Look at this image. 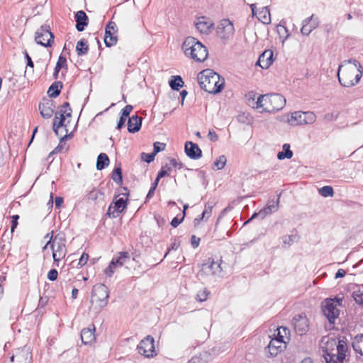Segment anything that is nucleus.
<instances>
[{
	"label": "nucleus",
	"mask_w": 363,
	"mask_h": 363,
	"mask_svg": "<svg viewBox=\"0 0 363 363\" xmlns=\"http://www.w3.org/2000/svg\"><path fill=\"white\" fill-rule=\"evenodd\" d=\"M337 77L342 86H353L362 77V67L357 60H345L338 67Z\"/></svg>",
	"instance_id": "nucleus-1"
},
{
	"label": "nucleus",
	"mask_w": 363,
	"mask_h": 363,
	"mask_svg": "<svg viewBox=\"0 0 363 363\" xmlns=\"http://www.w3.org/2000/svg\"><path fill=\"white\" fill-rule=\"evenodd\" d=\"M198 82L201 88L210 94L220 92L224 84L223 81L220 82V75L210 69L199 73Z\"/></svg>",
	"instance_id": "nucleus-2"
},
{
	"label": "nucleus",
	"mask_w": 363,
	"mask_h": 363,
	"mask_svg": "<svg viewBox=\"0 0 363 363\" xmlns=\"http://www.w3.org/2000/svg\"><path fill=\"white\" fill-rule=\"evenodd\" d=\"M182 48L186 56L196 62H203L208 57L207 48L194 37H187L184 40Z\"/></svg>",
	"instance_id": "nucleus-3"
},
{
	"label": "nucleus",
	"mask_w": 363,
	"mask_h": 363,
	"mask_svg": "<svg viewBox=\"0 0 363 363\" xmlns=\"http://www.w3.org/2000/svg\"><path fill=\"white\" fill-rule=\"evenodd\" d=\"M286 104L285 98L279 94L260 95L256 101V108H262V112H276L282 109Z\"/></svg>",
	"instance_id": "nucleus-4"
},
{
	"label": "nucleus",
	"mask_w": 363,
	"mask_h": 363,
	"mask_svg": "<svg viewBox=\"0 0 363 363\" xmlns=\"http://www.w3.org/2000/svg\"><path fill=\"white\" fill-rule=\"evenodd\" d=\"M108 294V289L104 284H101L94 286L91 291V303L95 309L101 311L107 305Z\"/></svg>",
	"instance_id": "nucleus-5"
},
{
	"label": "nucleus",
	"mask_w": 363,
	"mask_h": 363,
	"mask_svg": "<svg viewBox=\"0 0 363 363\" xmlns=\"http://www.w3.org/2000/svg\"><path fill=\"white\" fill-rule=\"evenodd\" d=\"M347 350L348 347L346 342L338 340V343L334 348H332L331 352L325 354L324 359L326 363H343Z\"/></svg>",
	"instance_id": "nucleus-6"
},
{
	"label": "nucleus",
	"mask_w": 363,
	"mask_h": 363,
	"mask_svg": "<svg viewBox=\"0 0 363 363\" xmlns=\"http://www.w3.org/2000/svg\"><path fill=\"white\" fill-rule=\"evenodd\" d=\"M342 299L327 298L322 303V311L330 324H334L335 319L339 316L340 311L337 306L340 305Z\"/></svg>",
	"instance_id": "nucleus-7"
},
{
	"label": "nucleus",
	"mask_w": 363,
	"mask_h": 363,
	"mask_svg": "<svg viewBox=\"0 0 363 363\" xmlns=\"http://www.w3.org/2000/svg\"><path fill=\"white\" fill-rule=\"evenodd\" d=\"M35 41L43 47H51L54 42V35L50 30V27L47 25L42 26L38 28L35 34Z\"/></svg>",
	"instance_id": "nucleus-8"
},
{
	"label": "nucleus",
	"mask_w": 363,
	"mask_h": 363,
	"mask_svg": "<svg viewBox=\"0 0 363 363\" xmlns=\"http://www.w3.org/2000/svg\"><path fill=\"white\" fill-rule=\"evenodd\" d=\"M315 121V115L311 111L301 112L295 111L291 113L288 122L291 125H300L303 124H312Z\"/></svg>",
	"instance_id": "nucleus-9"
},
{
	"label": "nucleus",
	"mask_w": 363,
	"mask_h": 363,
	"mask_svg": "<svg viewBox=\"0 0 363 363\" xmlns=\"http://www.w3.org/2000/svg\"><path fill=\"white\" fill-rule=\"evenodd\" d=\"M51 249L52 250L54 264L56 267H58L59 261L63 259L67 254V248L65 240L61 239L57 240V237H55L52 242Z\"/></svg>",
	"instance_id": "nucleus-10"
},
{
	"label": "nucleus",
	"mask_w": 363,
	"mask_h": 363,
	"mask_svg": "<svg viewBox=\"0 0 363 363\" xmlns=\"http://www.w3.org/2000/svg\"><path fill=\"white\" fill-rule=\"evenodd\" d=\"M72 116V109H60L57 111L55 115V118L53 120V131L57 135H59V129L62 127H67L69 121L66 123V120L68 118H70Z\"/></svg>",
	"instance_id": "nucleus-11"
},
{
	"label": "nucleus",
	"mask_w": 363,
	"mask_h": 363,
	"mask_svg": "<svg viewBox=\"0 0 363 363\" xmlns=\"http://www.w3.org/2000/svg\"><path fill=\"white\" fill-rule=\"evenodd\" d=\"M218 36L223 40H228L235 32L233 22L229 19L224 18L220 21L216 29Z\"/></svg>",
	"instance_id": "nucleus-12"
},
{
	"label": "nucleus",
	"mask_w": 363,
	"mask_h": 363,
	"mask_svg": "<svg viewBox=\"0 0 363 363\" xmlns=\"http://www.w3.org/2000/svg\"><path fill=\"white\" fill-rule=\"evenodd\" d=\"M281 329L283 330L285 334H286V331L288 330L285 327L278 328V337L271 340L267 347L268 352L271 357H275L278 354L281 350L282 344L284 342L283 340L284 336L281 335Z\"/></svg>",
	"instance_id": "nucleus-13"
},
{
	"label": "nucleus",
	"mask_w": 363,
	"mask_h": 363,
	"mask_svg": "<svg viewBox=\"0 0 363 363\" xmlns=\"http://www.w3.org/2000/svg\"><path fill=\"white\" fill-rule=\"evenodd\" d=\"M138 352L145 357H153L155 354L154 339L148 335L147 337L140 341L138 345Z\"/></svg>",
	"instance_id": "nucleus-14"
},
{
	"label": "nucleus",
	"mask_w": 363,
	"mask_h": 363,
	"mask_svg": "<svg viewBox=\"0 0 363 363\" xmlns=\"http://www.w3.org/2000/svg\"><path fill=\"white\" fill-rule=\"evenodd\" d=\"M221 264V259L215 262L213 259L209 258L206 262L203 264L202 272L206 274H212L217 277H220L223 271Z\"/></svg>",
	"instance_id": "nucleus-15"
},
{
	"label": "nucleus",
	"mask_w": 363,
	"mask_h": 363,
	"mask_svg": "<svg viewBox=\"0 0 363 363\" xmlns=\"http://www.w3.org/2000/svg\"><path fill=\"white\" fill-rule=\"evenodd\" d=\"M280 196L281 194L279 195L278 199L276 201H274V200L269 201L266 207L261 209L258 213H254L250 220H252L258 217L260 218V219H264L267 215H269L274 212L277 211L279 209Z\"/></svg>",
	"instance_id": "nucleus-16"
},
{
	"label": "nucleus",
	"mask_w": 363,
	"mask_h": 363,
	"mask_svg": "<svg viewBox=\"0 0 363 363\" xmlns=\"http://www.w3.org/2000/svg\"><path fill=\"white\" fill-rule=\"evenodd\" d=\"M293 325L296 333L303 335L308 330V320L303 314L296 315L293 319Z\"/></svg>",
	"instance_id": "nucleus-17"
},
{
	"label": "nucleus",
	"mask_w": 363,
	"mask_h": 363,
	"mask_svg": "<svg viewBox=\"0 0 363 363\" xmlns=\"http://www.w3.org/2000/svg\"><path fill=\"white\" fill-rule=\"evenodd\" d=\"M196 29L203 34L208 35L214 29L213 22L206 16H201L197 18L195 23Z\"/></svg>",
	"instance_id": "nucleus-18"
},
{
	"label": "nucleus",
	"mask_w": 363,
	"mask_h": 363,
	"mask_svg": "<svg viewBox=\"0 0 363 363\" xmlns=\"http://www.w3.org/2000/svg\"><path fill=\"white\" fill-rule=\"evenodd\" d=\"M116 32V24L113 21H110L106 26L104 43L106 47H111L116 45L117 42V36L115 35Z\"/></svg>",
	"instance_id": "nucleus-19"
},
{
	"label": "nucleus",
	"mask_w": 363,
	"mask_h": 363,
	"mask_svg": "<svg viewBox=\"0 0 363 363\" xmlns=\"http://www.w3.org/2000/svg\"><path fill=\"white\" fill-rule=\"evenodd\" d=\"M184 149L186 155L191 159L198 160L202 156L201 150L197 144L193 142H186Z\"/></svg>",
	"instance_id": "nucleus-20"
},
{
	"label": "nucleus",
	"mask_w": 363,
	"mask_h": 363,
	"mask_svg": "<svg viewBox=\"0 0 363 363\" xmlns=\"http://www.w3.org/2000/svg\"><path fill=\"white\" fill-rule=\"evenodd\" d=\"M318 18H315L314 15H312L311 17L303 21L301 32L303 35H308L312 32V30L318 27Z\"/></svg>",
	"instance_id": "nucleus-21"
},
{
	"label": "nucleus",
	"mask_w": 363,
	"mask_h": 363,
	"mask_svg": "<svg viewBox=\"0 0 363 363\" xmlns=\"http://www.w3.org/2000/svg\"><path fill=\"white\" fill-rule=\"evenodd\" d=\"M337 343L338 340L328 336H325L322 338L320 346L323 351V356L324 358L325 354H328V353L331 352L332 348H334Z\"/></svg>",
	"instance_id": "nucleus-22"
},
{
	"label": "nucleus",
	"mask_w": 363,
	"mask_h": 363,
	"mask_svg": "<svg viewBox=\"0 0 363 363\" xmlns=\"http://www.w3.org/2000/svg\"><path fill=\"white\" fill-rule=\"evenodd\" d=\"M182 167V164L178 162L174 159H170L167 162L164 164H162L160 169V179L169 175L172 168L175 169H181Z\"/></svg>",
	"instance_id": "nucleus-23"
},
{
	"label": "nucleus",
	"mask_w": 363,
	"mask_h": 363,
	"mask_svg": "<svg viewBox=\"0 0 363 363\" xmlns=\"http://www.w3.org/2000/svg\"><path fill=\"white\" fill-rule=\"evenodd\" d=\"M95 327L90 325L88 328H84L81 332V339L84 345L90 344L96 339L95 337Z\"/></svg>",
	"instance_id": "nucleus-24"
},
{
	"label": "nucleus",
	"mask_w": 363,
	"mask_h": 363,
	"mask_svg": "<svg viewBox=\"0 0 363 363\" xmlns=\"http://www.w3.org/2000/svg\"><path fill=\"white\" fill-rule=\"evenodd\" d=\"M273 52L267 50L259 57L257 64L262 69H267L273 62Z\"/></svg>",
	"instance_id": "nucleus-25"
},
{
	"label": "nucleus",
	"mask_w": 363,
	"mask_h": 363,
	"mask_svg": "<svg viewBox=\"0 0 363 363\" xmlns=\"http://www.w3.org/2000/svg\"><path fill=\"white\" fill-rule=\"evenodd\" d=\"M40 113L44 118H50L53 113V102L50 100H46L39 104Z\"/></svg>",
	"instance_id": "nucleus-26"
},
{
	"label": "nucleus",
	"mask_w": 363,
	"mask_h": 363,
	"mask_svg": "<svg viewBox=\"0 0 363 363\" xmlns=\"http://www.w3.org/2000/svg\"><path fill=\"white\" fill-rule=\"evenodd\" d=\"M76 28L78 31H83L88 25L89 19L86 13L83 11H79L75 14Z\"/></svg>",
	"instance_id": "nucleus-27"
},
{
	"label": "nucleus",
	"mask_w": 363,
	"mask_h": 363,
	"mask_svg": "<svg viewBox=\"0 0 363 363\" xmlns=\"http://www.w3.org/2000/svg\"><path fill=\"white\" fill-rule=\"evenodd\" d=\"M141 127V118L138 116H133L129 117L128 122V130L130 133L138 132Z\"/></svg>",
	"instance_id": "nucleus-28"
},
{
	"label": "nucleus",
	"mask_w": 363,
	"mask_h": 363,
	"mask_svg": "<svg viewBox=\"0 0 363 363\" xmlns=\"http://www.w3.org/2000/svg\"><path fill=\"white\" fill-rule=\"evenodd\" d=\"M154 150L152 153L143 152L140 155V158L143 161L150 163L154 160V158L157 152H159V142H155L153 144Z\"/></svg>",
	"instance_id": "nucleus-29"
},
{
	"label": "nucleus",
	"mask_w": 363,
	"mask_h": 363,
	"mask_svg": "<svg viewBox=\"0 0 363 363\" xmlns=\"http://www.w3.org/2000/svg\"><path fill=\"white\" fill-rule=\"evenodd\" d=\"M184 84V81L179 75L172 76L170 80L169 81V84L171 89L177 91L183 87Z\"/></svg>",
	"instance_id": "nucleus-30"
},
{
	"label": "nucleus",
	"mask_w": 363,
	"mask_h": 363,
	"mask_svg": "<svg viewBox=\"0 0 363 363\" xmlns=\"http://www.w3.org/2000/svg\"><path fill=\"white\" fill-rule=\"evenodd\" d=\"M62 88V83L61 82H55L49 88L48 94L51 98H55L59 96L61 89Z\"/></svg>",
	"instance_id": "nucleus-31"
},
{
	"label": "nucleus",
	"mask_w": 363,
	"mask_h": 363,
	"mask_svg": "<svg viewBox=\"0 0 363 363\" xmlns=\"http://www.w3.org/2000/svg\"><path fill=\"white\" fill-rule=\"evenodd\" d=\"M109 164V158L105 153H100L97 157L96 169L102 170Z\"/></svg>",
	"instance_id": "nucleus-32"
},
{
	"label": "nucleus",
	"mask_w": 363,
	"mask_h": 363,
	"mask_svg": "<svg viewBox=\"0 0 363 363\" xmlns=\"http://www.w3.org/2000/svg\"><path fill=\"white\" fill-rule=\"evenodd\" d=\"M257 18L263 23H269L271 22V17L269 8L267 6L263 7L262 10L259 11Z\"/></svg>",
	"instance_id": "nucleus-33"
},
{
	"label": "nucleus",
	"mask_w": 363,
	"mask_h": 363,
	"mask_svg": "<svg viewBox=\"0 0 363 363\" xmlns=\"http://www.w3.org/2000/svg\"><path fill=\"white\" fill-rule=\"evenodd\" d=\"M89 50L87 41L85 39H82L77 42L76 46V51L78 55H86Z\"/></svg>",
	"instance_id": "nucleus-34"
},
{
	"label": "nucleus",
	"mask_w": 363,
	"mask_h": 363,
	"mask_svg": "<svg viewBox=\"0 0 363 363\" xmlns=\"http://www.w3.org/2000/svg\"><path fill=\"white\" fill-rule=\"evenodd\" d=\"M293 156V152L290 150L289 144H284L283 145V151L279 152L277 154V158L280 160L285 158L290 159Z\"/></svg>",
	"instance_id": "nucleus-35"
},
{
	"label": "nucleus",
	"mask_w": 363,
	"mask_h": 363,
	"mask_svg": "<svg viewBox=\"0 0 363 363\" xmlns=\"http://www.w3.org/2000/svg\"><path fill=\"white\" fill-rule=\"evenodd\" d=\"M352 347L355 352L359 353L361 355H363V338H362V335H357L354 337V340L352 342Z\"/></svg>",
	"instance_id": "nucleus-36"
},
{
	"label": "nucleus",
	"mask_w": 363,
	"mask_h": 363,
	"mask_svg": "<svg viewBox=\"0 0 363 363\" xmlns=\"http://www.w3.org/2000/svg\"><path fill=\"white\" fill-rule=\"evenodd\" d=\"M299 240V236L297 234H292L290 235H284L282 237V241L284 243V246L288 245L291 246L294 242H298Z\"/></svg>",
	"instance_id": "nucleus-37"
},
{
	"label": "nucleus",
	"mask_w": 363,
	"mask_h": 363,
	"mask_svg": "<svg viewBox=\"0 0 363 363\" xmlns=\"http://www.w3.org/2000/svg\"><path fill=\"white\" fill-rule=\"evenodd\" d=\"M113 259L115 260V262L118 264L121 267L130 259V255L127 252H123L120 253V255L118 257H114Z\"/></svg>",
	"instance_id": "nucleus-38"
},
{
	"label": "nucleus",
	"mask_w": 363,
	"mask_h": 363,
	"mask_svg": "<svg viewBox=\"0 0 363 363\" xmlns=\"http://www.w3.org/2000/svg\"><path fill=\"white\" fill-rule=\"evenodd\" d=\"M226 162L227 159L225 156L221 155L214 162L212 168H216L218 170L222 169L225 167Z\"/></svg>",
	"instance_id": "nucleus-39"
},
{
	"label": "nucleus",
	"mask_w": 363,
	"mask_h": 363,
	"mask_svg": "<svg viewBox=\"0 0 363 363\" xmlns=\"http://www.w3.org/2000/svg\"><path fill=\"white\" fill-rule=\"evenodd\" d=\"M319 194L324 197H332L334 194L333 189L331 186H325L318 189Z\"/></svg>",
	"instance_id": "nucleus-40"
},
{
	"label": "nucleus",
	"mask_w": 363,
	"mask_h": 363,
	"mask_svg": "<svg viewBox=\"0 0 363 363\" xmlns=\"http://www.w3.org/2000/svg\"><path fill=\"white\" fill-rule=\"evenodd\" d=\"M71 136H72V135L70 134V135H65L63 137H62L59 145L50 153L49 157H51L54 154L60 152L62 151V150L63 149V144H65V140Z\"/></svg>",
	"instance_id": "nucleus-41"
},
{
	"label": "nucleus",
	"mask_w": 363,
	"mask_h": 363,
	"mask_svg": "<svg viewBox=\"0 0 363 363\" xmlns=\"http://www.w3.org/2000/svg\"><path fill=\"white\" fill-rule=\"evenodd\" d=\"M158 183H159V172L157 173V174L155 177V182H153L150 189L149 190V191L147 194L145 202H147L149 199H150L153 196V195L155 194V191L157 186Z\"/></svg>",
	"instance_id": "nucleus-42"
},
{
	"label": "nucleus",
	"mask_w": 363,
	"mask_h": 363,
	"mask_svg": "<svg viewBox=\"0 0 363 363\" xmlns=\"http://www.w3.org/2000/svg\"><path fill=\"white\" fill-rule=\"evenodd\" d=\"M111 203L116 206L118 211H121V212H122L124 208H125L127 204L126 199L123 198L118 199Z\"/></svg>",
	"instance_id": "nucleus-43"
},
{
	"label": "nucleus",
	"mask_w": 363,
	"mask_h": 363,
	"mask_svg": "<svg viewBox=\"0 0 363 363\" xmlns=\"http://www.w3.org/2000/svg\"><path fill=\"white\" fill-rule=\"evenodd\" d=\"M118 267H120L118 266V264L115 262V260L112 259L108 267L104 270V272L108 277H111L112 274L114 273L115 269Z\"/></svg>",
	"instance_id": "nucleus-44"
},
{
	"label": "nucleus",
	"mask_w": 363,
	"mask_h": 363,
	"mask_svg": "<svg viewBox=\"0 0 363 363\" xmlns=\"http://www.w3.org/2000/svg\"><path fill=\"white\" fill-rule=\"evenodd\" d=\"M112 179L117 184L122 182V172L121 167H116L114 169L112 174Z\"/></svg>",
	"instance_id": "nucleus-45"
},
{
	"label": "nucleus",
	"mask_w": 363,
	"mask_h": 363,
	"mask_svg": "<svg viewBox=\"0 0 363 363\" xmlns=\"http://www.w3.org/2000/svg\"><path fill=\"white\" fill-rule=\"evenodd\" d=\"M352 297L358 304H363V291L358 289L352 293Z\"/></svg>",
	"instance_id": "nucleus-46"
},
{
	"label": "nucleus",
	"mask_w": 363,
	"mask_h": 363,
	"mask_svg": "<svg viewBox=\"0 0 363 363\" xmlns=\"http://www.w3.org/2000/svg\"><path fill=\"white\" fill-rule=\"evenodd\" d=\"M121 213V211H118L116 206L111 203L108 207L106 214L109 217L116 218Z\"/></svg>",
	"instance_id": "nucleus-47"
},
{
	"label": "nucleus",
	"mask_w": 363,
	"mask_h": 363,
	"mask_svg": "<svg viewBox=\"0 0 363 363\" xmlns=\"http://www.w3.org/2000/svg\"><path fill=\"white\" fill-rule=\"evenodd\" d=\"M213 205L212 203H208L205 206V209L202 213V218H208L212 213Z\"/></svg>",
	"instance_id": "nucleus-48"
},
{
	"label": "nucleus",
	"mask_w": 363,
	"mask_h": 363,
	"mask_svg": "<svg viewBox=\"0 0 363 363\" xmlns=\"http://www.w3.org/2000/svg\"><path fill=\"white\" fill-rule=\"evenodd\" d=\"M55 68L57 69H61L62 68L67 69V60L64 56L60 55L59 57L58 61L56 64Z\"/></svg>",
	"instance_id": "nucleus-49"
},
{
	"label": "nucleus",
	"mask_w": 363,
	"mask_h": 363,
	"mask_svg": "<svg viewBox=\"0 0 363 363\" xmlns=\"http://www.w3.org/2000/svg\"><path fill=\"white\" fill-rule=\"evenodd\" d=\"M209 294V292L207 289H204L203 290L199 291L197 296L199 301H204L207 299V296Z\"/></svg>",
	"instance_id": "nucleus-50"
},
{
	"label": "nucleus",
	"mask_w": 363,
	"mask_h": 363,
	"mask_svg": "<svg viewBox=\"0 0 363 363\" xmlns=\"http://www.w3.org/2000/svg\"><path fill=\"white\" fill-rule=\"evenodd\" d=\"M132 110L133 106L131 105L125 106L121 111V116L127 118V117L129 116Z\"/></svg>",
	"instance_id": "nucleus-51"
},
{
	"label": "nucleus",
	"mask_w": 363,
	"mask_h": 363,
	"mask_svg": "<svg viewBox=\"0 0 363 363\" xmlns=\"http://www.w3.org/2000/svg\"><path fill=\"white\" fill-rule=\"evenodd\" d=\"M58 272L55 269H52L48 273V279L50 281H55L57 278Z\"/></svg>",
	"instance_id": "nucleus-52"
},
{
	"label": "nucleus",
	"mask_w": 363,
	"mask_h": 363,
	"mask_svg": "<svg viewBox=\"0 0 363 363\" xmlns=\"http://www.w3.org/2000/svg\"><path fill=\"white\" fill-rule=\"evenodd\" d=\"M12 221H11V233L14 231L15 228L18 225V220L19 218V216L14 215L11 216Z\"/></svg>",
	"instance_id": "nucleus-53"
},
{
	"label": "nucleus",
	"mask_w": 363,
	"mask_h": 363,
	"mask_svg": "<svg viewBox=\"0 0 363 363\" xmlns=\"http://www.w3.org/2000/svg\"><path fill=\"white\" fill-rule=\"evenodd\" d=\"M89 255L86 253H83L79 260L78 264L81 267L85 265L88 261Z\"/></svg>",
	"instance_id": "nucleus-54"
},
{
	"label": "nucleus",
	"mask_w": 363,
	"mask_h": 363,
	"mask_svg": "<svg viewBox=\"0 0 363 363\" xmlns=\"http://www.w3.org/2000/svg\"><path fill=\"white\" fill-rule=\"evenodd\" d=\"M337 118V113H328L325 115L324 118L328 121L336 120Z\"/></svg>",
	"instance_id": "nucleus-55"
},
{
	"label": "nucleus",
	"mask_w": 363,
	"mask_h": 363,
	"mask_svg": "<svg viewBox=\"0 0 363 363\" xmlns=\"http://www.w3.org/2000/svg\"><path fill=\"white\" fill-rule=\"evenodd\" d=\"M200 238H196L195 235H192L191 238V244L193 248H196L199 245Z\"/></svg>",
	"instance_id": "nucleus-56"
},
{
	"label": "nucleus",
	"mask_w": 363,
	"mask_h": 363,
	"mask_svg": "<svg viewBox=\"0 0 363 363\" xmlns=\"http://www.w3.org/2000/svg\"><path fill=\"white\" fill-rule=\"evenodd\" d=\"M24 54H25V57H26V59L27 60V67H29L30 68H33L34 64H33V62L32 61L31 57L29 56V55L27 52V51H25Z\"/></svg>",
	"instance_id": "nucleus-57"
},
{
	"label": "nucleus",
	"mask_w": 363,
	"mask_h": 363,
	"mask_svg": "<svg viewBox=\"0 0 363 363\" xmlns=\"http://www.w3.org/2000/svg\"><path fill=\"white\" fill-rule=\"evenodd\" d=\"M208 137L210 140L213 141V142L216 141L218 138V135L213 130H209Z\"/></svg>",
	"instance_id": "nucleus-58"
},
{
	"label": "nucleus",
	"mask_w": 363,
	"mask_h": 363,
	"mask_svg": "<svg viewBox=\"0 0 363 363\" xmlns=\"http://www.w3.org/2000/svg\"><path fill=\"white\" fill-rule=\"evenodd\" d=\"M99 194L101 195V194H100L98 191H92L89 192L88 198L89 199L96 200L98 198Z\"/></svg>",
	"instance_id": "nucleus-59"
},
{
	"label": "nucleus",
	"mask_w": 363,
	"mask_h": 363,
	"mask_svg": "<svg viewBox=\"0 0 363 363\" xmlns=\"http://www.w3.org/2000/svg\"><path fill=\"white\" fill-rule=\"evenodd\" d=\"M182 221V218L179 219L177 217H174L171 221V225L173 228H177Z\"/></svg>",
	"instance_id": "nucleus-60"
},
{
	"label": "nucleus",
	"mask_w": 363,
	"mask_h": 363,
	"mask_svg": "<svg viewBox=\"0 0 363 363\" xmlns=\"http://www.w3.org/2000/svg\"><path fill=\"white\" fill-rule=\"evenodd\" d=\"M63 203V199L60 196H57L55 200V205L57 208H60Z\"/></svg>",
	"instance_id": "nucleus-61"
},
{
	"label": "nucleus",
	"mask_w": 363,
	"mask_h": 363,
	"mask_svg": "<svg viewBox=\"0 0 363 363\" xmlns=\"http://www.w3.org/2000/svg\"><path fill=\"white\" fill-rule=\"evenodd\" d=\"M125 121H126V118L121 116L119 121H118V123L117 124V128L118 129H121L123 126V125L125 124Z\"/></svg>",
	"instance_id": "nucleus-62"
},
{
	"label": "nucleus",
	"mask_w": 363,
	"mask_h": 363,
	"mask_svg": "<svg viewBox=\"0 0 363 363\" xmlns=\"http://www.w3.org/2000/svg\"><path fill=\"white\" fill-rule=\"evenodd\" d=\"M346 272L344 269H340L337 270V272L335 274V278H341L345 277Z\"/></svg>",
	"instance_id": "nucleus-63"
},
{
	"label": "nucleus",
	"mask_w": 363,
	"mask_h": 363,
	"mask_svg": "<svg viewBox=\"0 0 363 363\" xmlns=\"http://www.w3.org/2000/svg\"><path fill=\"white\" fill-rule=\"evenodd\" d=\"M187 94H188V92H187L186 90H182L180 92V96H181V98H182V100H181L182 106L184 105V99H185L186 96H187Z\"/></svg>",
	"instance_id": "nucleus-64"
}]
</instances>
